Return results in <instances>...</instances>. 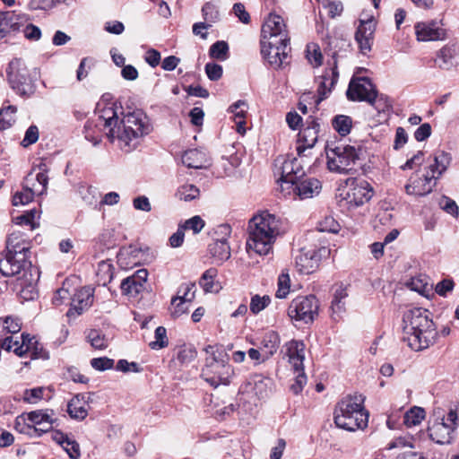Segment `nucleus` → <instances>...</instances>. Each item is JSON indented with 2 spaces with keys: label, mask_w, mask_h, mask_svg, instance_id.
I'll use <instances>...</instances> for the list:
<instances>
[{
  "label": "nucleus",
  "mask_w": 459,
  "mask_h": 459,
  "mask_svg": "<svg viewBox=\"0 0 459 459\" xmlns=\"http://www.w3.org/2000/svg\"><path fill=\"white\" fill-rule=\"evenodd\" d=\"M122 108L117 105V117L112 127L108 129V138L124 152H131L142 143L144 136L151 132L148 117L141 110L124 114Z\"/></svg>",
  "instance_id": "1"
},
{
  "label": "nucleus",
  "mask_w": 459,
  "mask_h": 459,
  "mask_svg": "<svg viewBox=\"0 0 459 459\" xmlns=\"http://www.w3.org/2000/svg\"><path fill=\"white\" fill-rule=\"evenodd\" d=\"M435 323L429 310L413 307L403 316V340L415 351H420L433 345L437 337Z\"/></svg>",
  "instance_id": "2"
},
{
  "label": "nucleus",
  "mask_w": 459,
  "mask_h": 459,
  "mask_svg": "<svg viewBox=\"0 0 459 459\" xmlns=\"http://www.w3.org/2000/svg\"><path fill=\"white\" fill-rule=\"evenodd\" d=\"M281 234V220L268 212L255 215L248 224L247 250L260 255L270 253L277 237Z\"/></svg>",
  "instance_id": "3"
},
{
  "label": "nucleus",
  "mask_w": 459,
  "mask_h": 459,
  "mask_svg": "<svg viewBox=\"0 0 459 459\" xmlns=\"http://www.w3.org/2000/svg\"><path fill=\"white\" fill-rule=\"evenodd\" d=\"M30 244L21 231L12 232L6 240L5 258L0 260V273L6 277L22 273L30 269L29 260Z\"/></svg>",
  "instance_id": "4"
},
{
  "label": "nucleus",
  "mask_w": 459,
  "mask_h": 459,
  "mask_svg": "<svg viewBox=\"0 0 459 459\" xmlns=\"http://www.w3.org/2000/svg\"><path fill=\"white\" fill-rule=\"evenodd\" d=\"M361 394L348 395L342 398L334 411V423L340 429L355 431L368 425V414L363 408Z\"/></svg>",
  "instance_id": "5"
},
{
  "label": "nucleus",
  "mask_w": 459,
  "mask_h": 459,
  "mask_svg": "<svg viewBox=\"0 0 459 459\" xmlns=\"http://www.w3.org/2000/svg\"><path fill=\"white\" fill-rule=\"evenodd\" d=\"M204 351L207 356L202 370V377L214 387L229 385L234 376V369L225 359V355L212 345L205 347Z\"/></svg>",
  "instance_id": "6"
},
{
  "label": "nucleus",
  "mask_w": 459,
  "mask_h": 459,
  "mask_svg": "<svg viewBox=\"0 0 459 459\" xmlns=\"http://www.w3.org/2000/svg\"><path fill=\"white\" fill-rule=\"evenodd\" d=\"M95 116L94 120L88 121L84 126L85 138L93 145L100 143L103 134L108 137V129L117 117V103L100 100L97 104Z\"/></svg>",
  "instance_id": "7"
},
{
  "label": "nucleus",
  "mask_w": 459,
  "mask_h": 459,
  "mask_svg": "<svg viewBox=\"0 0 459 459\" xmlns=\"http://www.w3.org/2000/svg\"><path fill=\"white\" fill-rule=\"evenodd\" d=\"M435 419L429 427V437L437 444H450L455 438V430L459 425V416L456 411L450 410L446 415L440 411H435Z\"/></svg>",
  "instance_id": "8"
},
{
  "label": "nucleus",
  "mask_w": 459,
  "mask_h": 459,
  "mask_svg": "<svg viewBox=\"0 0 459 459\" xmlns=\"http://www.w3.org/2000/svg\"><path fill=\"white\" fill-rule=\"evenodd\" d=\"M359 147L338 143L327 151V167L329 170L340 174H348L359 159Z\"/></svg>",
  "instance_id": "9"
},
{
  "label": "nucleus",
  "mask_w": 459,
  "mask_h": 459,
  "mask_svg": "<svg viewBox=\"0 0 459 459\" xmlns=\"http://www.w3.org/2000/svg\"><path fill=\"white\" fill-rule=\"evenodd\" d=\"M373 196V188L364 179H352L346 188L339 194V205L347 210H352L363 205Z\"/></svg>",
  "instance_id": "10"
},
{
  "label": "nucleus",
  "mask_w": 459,
  "mask_h": 459,
  "mask_svg": "<svg viewBox=\"0 0 459 459\" xmlns=\"http://www.w3.org/2000/svg\"><path fill=\"white\" fill-rule=\"evenodd\" d=\"M301 159L299 156L298 158H277L275 160V172L281 176L279 181L284 195H290L291 191L289 190V186L297 183V180L305 175Z\"/></svg>",
  "instance_id": "11"
},
{
  "label": "nucleus",
  "mask_w": 459,
  "mask_h": 459,
  "mask_svg": "<svg viewBox=\"0 0 459 459\" xmlns=\"http://www.w3.org/2000/svg\"><path fill=\"white\" fill-rule=\"evenodd\" d=\"M6 73L10 86L17 94L24 96L33 92L32 77L22 59H13L9 63Z\"/></svg>",
  "instance_id": "12"
},
{
  "label": "nucleus",
  "mask_w": 459,
  "mask_h": 459,
  "mask_svg": "<svg viewBox=\"0 0 459 459\" xmlns=\"http://www.w3.org/2000/svg\"><path fill=\"white\" fill-rule=\"evenodd\" d=\"M319 302L316 296H299L294 299L289 307L288 315L291 319L306 324L312 323L318 315Z\"/></svg>",
  "instance_id": "13"
},
{
  "label": "nucleus",
  "mask_w": 459,
  "mask_h": 459,
  "mask_svg": "<svg viewBox=\"0 0 459 459\" xmlns=\"http://www.w3.org/2000/svg\"><path fill=\"white\" fill-rule=\"evenodd\" d=\"M329 254L330 249L325 247H320L318 249L303 247L295 258L296 267L300 273H312L318 267L321 259Z\"/></svg>",
  "instance_id": "14"
},
{
  "label": "nucleus",
  "mask_w": 459,
  "mask_h": 459,
  "mask_svg": "<svg viewBox=\"0 0 459 459\" xmlns=\"http://www.w3.org/2000/svg\"><path fill=\"white\" fill-rule=\"evenodd\" d=\"M262 39L266 41L279 40L281 44H289L290 38L281 16L271 13L267 17L262 27Z\"/></svg>",
  "instance_id": "15"
},
{
  "label": "nucleus",
  "mask_w": 459,
  "mask_h": 459,
  "mask_svg": "<svg viewBox=\"0 0 459 459\" xmlns=\"http://www.w3.org/2000/svg\"><path fill=\"white\" fill-rule=\"evenodd\" d=\"M436 184L437 179L429 172H416L409 178L408 183L405 185V191L408 195H426L433 190Z\"/></svg>",
  "instance_id": "16"
},
{
  "label": "nucleus",
  "mask_w": 459,
  "mask_h": 459,
  "mask_svg": "<svg viewBox=\"0 0 459 459\" xmlns=\"http://www.w3.org/2000/svg\"><path fill=\"white\" fill-rule=\"evenodd\" d=\"M287 46L281 44L279 40L261 39V53L272 66L279 68L288 58Z\"/></svg>",
  "instance_id": "17"
},
{
  "label": "nucleus",
  "mask_w": 459,
  "mask_h": 459,
  "mask_svg": "<svg viewBox=\"0 0 459 459\" xmlns=\"http://www.w3.org/2000/svg\"><path fill=\"white\" fill-rule=\"evenodd\" d=\"M216 233L221 234V238L216 239L213 243L210 244L209 251L212 257L222 263L230 257V247L227 238L231 233V228L229 224H221L218 227Z\"/></svg>",
  "instance_id": "18"
},
{
  "label": "nucleus",
  "mask_w": 459,
  "mask_h": 459,
  "mask_svg": "<svg viewBox=\"0 0 459 459\" xmlns=\"http://www.w3.org/2000/svg\"><path fill=\"white\" fill-rule=\"evenodd\" d=\"M373 83L365 77L352 79L349 84L347 96L351 100L368 101L371 100L376 92Z\"/></svg>",
  "instance_id": "19"
},
{
  "label": "nucleus",
  "mask_w": 459,
  "mask_h": 459,
  "mask_svg": "<svg viewBox=\"0 0 459 459\" xmlns=\"http://www.w3.org/2000/svg\"><path fill=\"white\" fill-rule=\"evenodd\" d=\"M319 128V124L312 119L306 127L300 130L299 133V145L297 146L299 158L307 157L306 151L315 146L318 140Z\"/></svg>",
  "instance_id": "20"
},
{
  "label": "nucleus",
  "mask_w": 459,
  "mask_h": 459,
  "mask_svg": "<svg viewBox=\"0 0 459 459\" xmlns=\"http://www.w3.org/2000/svg\"><path fill=\"white\" fill-rule=\"evenodd\" d=\"M415 33L418 40L430 41L442 40L446 38V30L440 22H419L415 25Z\"/></svg>",
  "instance_id": "21"
},
{
  "label": "nucleus",
  "mask_w": 459,
  "mask_h": 459,
  "mask_svg": "<svg viewBox=\"0 0 459 459\" xmlns=\"http://www.w3.org/2000/svg\"><path fill=\"white\" fill-rule=\"evenodd\" d=\"M322 186L316 178H300L297 183L290 184L289 190L290 195L298 196L299 199L312 198L317 195L321 191Z\"/></svg>",
  "instance_id": "22"
},
{
  "label": "nucleus",
  "mask_w": 459,
  "mask_h": 459,
  "mask_svg": "<svg viewBox=\"0 0 459 459\" xmlns=\"http://www.w3.org/2000/svg\"><path fill=\"white\" fill-rule=\"evenodd\" d=\"M375 32V24L371 19L360 21L355 33V40L357 41L359 50L366 55L371 50L373 43V36Z\"/></svg>",
  "instance_id": "23"
},
{
  "label": "nucleus",
  "mask_w": 459,
  "mask_h": 459,
  "mask_svg": "<svg viewBox=\"0 0 459 459\" xmlns=\"http://www.w3.org/2000/svg\"><path fill=\"white\" fill-rule=\"evenodd\" d=\"M93 302V289L86 286L77 290L72 299L71 307L67 311V316L81 315L83 310L91 306Z\"/></svg>",
  "instance_id": "24"
},
{
  "label": "nucleus",
  "mask_w": 459,
  "mask_h": 459,
  "mask_svg": "<svg viewBox=\"0 0 459 459\" xmlns=\"http://www.w3.org/2000/svg\"><path fill=\"white\" fill-rule=\"evenodd\" d=\"M32 266L30 269L22 270V276L17 279V287L20 288V297L23 300H33L37 298L38 292L36 290L37 279L34 277Z\"/></svg>",
  "instance_id": "25"
},
{
  "label": "nucleus",
  "mask_w": 459,
  "mask_h": 459,
  "mask_svg": "<svg viewBox=\"0 0 459 459\" xmlns=\"http://www.w3.org/2000/svg\"><path fill=\"white\" fill-rule=\"evenodd\" d=\"M436 65L443 70H450L459 64V48L456 46H445L437 55Z\"/></svg>",
  "instance_id": "26"
},
{
  "label": "nucleus",
  "mask_w": 459,
  "mask_h": 459,
  "mask_svg": "<svg viewBox=\"0 0 459 459\" xmlns=\"http://www.w3.org/2000/svg\"><path fill=\"white\" fill-rule=\"evenodd\" d=\"M339 57V54L334 52L333 54V67L330 70L325 71V74L322 75L321 81L318 86V93L320 95V100H324L326 98L327 94L331 91L332 88L337 82L339 74L337 71V58Z\"/></svg>",
  "instance_id": "27"
},
{
  "label": "nucleus",
  "mask_w": 459,
  "mask_h": 459,
  "mask_svg": "<svg viewBox=\"0 0 459 459\" xmlns=\"http://www.w3.org/2000/svg\"><path fill=\"white\" fill-rule=\"evenodd\" d=\"M182 162L187 168L202 169L210 166V159L204 151L198 149L187 150L182 155Z\"/></svg>",
  "instance_id": "28"
},
{
  "label": "nucleus",
  "mask_w": 459,
  "mask_h": 459,
  "mask_svg": "<svg viewBox=\"0 0 459 459\" xmlns=\"http://www.w3.org/2000/svg\"><path fill=\"white\" fill-rule=\"evenodd\" d=\"M287 354L289 362L294 371H300L304 368L305 344L301 341L292 340L287 344Z\"/></svg>",
  "instance_id": "29"
},
{
  "label": "nucleus",
  "mask_w": 459,
  "mask_h": 459,
  "mask_svg": "<svg viewBox=\"0 0 459 459\" xmlns=\"http://www.w3.org/2000/svg\"><path fill=\"white\" fill-rule=\"evenodd\" d=\"M86 394L74 396L67 404V412L72 419L82 420L88 415L89 404Z\"/></svg>",
  "instance_id": "30"
},
{
  "label": "nucleus",
  "mask_w": 459,
  "mask_h": 459,
  "mask_svg": "<svg viewBox=\"0 0 459 459\" xmlns=\"http://www.w3.org/2000/svg\"><path fill=\"white\" fill-rule=\"evenodd\" d=\"M28 333H22L20 337L6 336L0 341V346L6 351H13L17 356L23 357L28 352Z\"/></svg>",
  "instance_id": "31"
},
{
  "label": "nucleus",
  "mask_w": 459,
  "mask_h": 459,
  "mask_svg": "<svg viewBox=\"0 0 459 459\" xmlns=\"http://www.w3.org/2000/svg\"><path fill=\"white\" fill-rule=\"evenodd\" d=\"M452 157L444 151H437L433 154V163L428 167V172L437 180L450 166Z\"/></svg>",
  "instance_id": "32"
},
{
  "label": "nucleus",
  "mask_w": 459,
  "mask_h": 459,
  "mask_svg": "<svg viewBox=\"0 0 459 459\" xmlns=\"http://www.w3.org/2000/svg\"><path fill=\"white\" fill-rule=\"evenodd\" d=\"M280 345V337L274 331H269L264 333L261 342L260 350L264 354V359H270L278 350Z\"/></svg>",
  "instance_id": "33"
},
{
  "label": "nucleus",
  "mask_w": 459,
  "mask_h": 459,
  "mask_svg": "<svg viewBox=\"0 0 459 459\" xmlns=\"http://www.w3.org/2000/svg\"><path fill=\"white\" fill-rule=\"evenodd\" d=\"M34 178H31V174H29L25 178V183L23 188L21 192H17L13 197V205L17 206L20 204H26L30 203L37 191L30 185V181H33Z\"/></svg>",
  "instance_id": "34"
},
{
  "label": "nucleus",
  "mask_w": 459,
  "mask_h": 459,
  "mask_svg": "<svg viewBox=\"0 0 459 459\" xmlns=\"http://www.w3.org/2000/svg\"><path fill=\"white\" fill-rule=\"evenodd\" d=\"M20 16L14 12H0V39L5 37L10 30H16Z\"/></svg>",
  "instance_id": "35"
},
{
  "label": "nucleus",
  "mask_w": 459,
  "mask_h": 459,
  "mask_svg": "<svg viewBox=\"0 0 459 459\" xmlns=\"http://www.w3.org/2000/svg\"><path fill=\"white\" fill-rule=\"evenodd\" d=\"M217 270L215 268H210L206 270L199 280V285L203 288L204 292H218L221 290L219 282H215L214 279L217 276Z\"/></svg>",
  "instance_id": "36"
},
{
  "label": "nucleus",
  "mask_w": 459,
  "mask_h": 459,
  "mask_svg": "<svg viewBox=\"0 0 459 459\" xmlns=\"http://www.w3.org/2000/svg\"><path fill=\"white\" fill-rule=\"evenodd\" d=\"M254 392L259 399H264L269 395L272 391L273 380L262 375L254 377Z\"/></svg>",
  "instance_id": "37"
},
{
  "label": "nucleus",
  "mask_w": 459,
  "mask_h": 459,
  "mask_svg": "<svg viewBox=\"0 0 459 459\" xmlns=\"http://www.w3.org/2000/svg\"><path fill=\"white\" fill-rule=\"evenodd\" d=\"M407 285L411 290L426 297L432 290V285L429 282V278L425 275H419L411 278Z\"/></svg>",
  "instance_id": "38"
},
{
  "label": "nucleus",
  "mask_w": 459,
  "mask_h": 459,
  "mask_svg": "<svg viewBox=\"0 0 459 459\" xmlns=\"http://www.w3.org/2000/svg\"><path fill=\"white\" fill-rule=\"evenodd\" d=\"M79 194L87 205L96 207L99 204L100 194L96 187L82 185L79 187Z\"/></svg>",
  "instance_id": "39"
},
{
  "label": "nucleus",
  "mask_w": 459,
  "mask_h": 459,
  "mask_svg": "<svg viewBox=\"0 0 459 459\" xmlns=\"http://www.w3.org/2000/svg\"><path fill=\"white\" fill-rule=\"evenodd\" d=\"M378 113L379 116L382 114L385 116L392 108L389 98L383 94H377L376 91L371 100L368 101Z\"/></svg>",
  "instance_id": "40"
},
{
  "label": "nucleus",
  "mask_w": 459,
  "mask_h": 459,
  "mask_svg": "<svg viewBox=\"0 0 459 459\" xmlns=\"http://www.w3.org/2000/svg\"><path fill=\"white\" fill-rule=\"evenodd\" d=\"M200 195L199 188L194 184H185L177 190L176 196L185 202H190L198 198Z\"/></svg>",
  "instance_id": "41"
},
{
  "label": "nucleus",
  "mask_w": 459,
  "mask_h": 459,
  "mask_svg": "<svg viewBox=\"0 0 459 459\" xmlns=\"http://www.w3.org/2000/svg\"><path fill=\"white\" fill-rule=\"evenodd\" d=\"M17 108L13 105H8L0 109V129L4 130L13 126L15 122V114Z\"/></svg>",
  "instance_id": "42"
},
{
  "label": "nucleus",
  "mask_w": 459,
  "mask_h": 459,
  "mask_svg": "<svg viewBox=\"0 0 459 459\" xmlns=\"http://www.w3.org/2000/svg\"><path fill=\"white\" fill-rule=\"evenodd\" d=\"M425 411L420 407L414 406L405 412L403 423L407 427H413L420 424L425 418Z\"/></svg>",
  "instance_id": "43"
},
{
  "label": "nucleus",
  "mask_w": 459,
  "mask_h": 459,
  "mask_svg": "<svg viewBox=\"0 0 459 459\" xmlns=\"http://www.w3.org/2000/svg\"><path fill=\"white\" fill-rule=\"evenodd\" d=\"M114 267L108 261H101L98 265L97 277L100 284L106 286L113 279Z\"/></svg>",
  "instance_id": "44"
},
{
  "label": "nucleus",
  "mask_w": 459,
  "mask_h": 459,
  "mask_svg": "<svg viewBox=\"0 0 459 459\" xmlns=\"http://www.w3.org/2000/svg\"><path fill=\"white\" fill-rule=\"evenodd\" d=\"M332 126L339 134L345 136L351 132L352 120L348 116L337 115L333 118Z\"/></svg>",
  "instance_id": "45"
},
{
  "label": "nucleus",
  "mask_w": 459,
  "mask_h": 459,
  "mask_svg": "<svg viewBox=\"0 0 459 459\" xmlns=\"http://www.w3.org/2000/svg\"><path fill=\"white\" fill-rule=\"evenodd\" d=\"M195 282H186L181 284L178 291V295L173 297L171 299V305H174L178 299H183L185 301L191 303L195 297Z\"/></svg>",
  "instance_id": "46"
},
{
  "label": "nucleus",
  "mask_w": 459,
  "mask_h": 459,
  "mask_svg": "<svg viewBox=\"0 0 459 459\" xmlns=\"http://www.w3.org/2000/svg\"><path fill=\"white\" fill-rule=\"evenodd\" d=\"M306 57L313 67H319L323 62V55L321 49L316 43H309L307 45Z\"/></svg>",
  "instance_id": "47"
},
{
  "label": "nucleus",
  "mask_w": 459,
  "mask_h": 459,
  "mask_svg": "<svg viewBox=\"0 0 459 459\" xmlns=\"http://www.w3.org/2000/svg\"><path fill=\"white\" fill-rule=\"evenodd\" d=\"M120 288L123 294L133 298L143 290V286L131 276L122 281Z\"/></svg>",
  "instance_id": "48"
},
{
  "label": "nucleus",
  "mask_w": 459,
  "mask_h": 459,
  "mask_svg": "<svg viewBox=\"0 0 459 459\" xmlns=\"http://www.w3.org/2000/svg\"><path fill=\"white\" fill-rule=\"evenodd\" d=\"M211 58L225 61L229 58V46L225 41H217L209 49Z\"/></svg>",
  "instance_id": "49"
},
{
  "label": "nucleus",
  "mask_w": 459,
  "mask_h": 459,
  "mask_svg": "<svg viewBox=\"0 0 459 459\" xmlns=\"http://www.w3.org/2000/svg\"><path fill=\"white\" fill-rule=\"evenodd\" d=\"M14 429L21 434L35 437V429L31 427L27 413L19 415L14 421Z\"/></svg>",
  "instance_id": "50"
},
{
  "label": "nucleus",
  "mask_w": 459,
  "mask_h": 459,
  "mask_svg": "<svg viewBox=\"0 0 459 459\" xmlns=\"http://www.w3.org/2000/svg\"><path fill=\"white\" fill-rule=\"evenodd\" d=\"M91 345L97 350H105L108 346V339L99 330L92 329L87 335Z\"/></svg>",
  "instance_id": "51"
},
{
  "label": "nucleus",
  "mask_w": 459,
  "mask_h": 459,
  "mask_svg": "<svg viewBox=\"0 0 459 459\" xmlns=\"http://www.w3.org/2000/svg\"><path fill=\"white\" fill-rule=\"evenodd\" d=\"M28 352H30L31 359H48V353L43 349V346L35 339L29 334L27 339Z\"/></svg>",
  "instance_id": "52"
},
{
  "label": "nucleus",
  "mask_w": 459,
  "mask_h": 459,
  "mask_svg": "<svg viewBox=\"0 0 459 459\" xmlns=\"http://www.w3.org/2000/svg\"><path fill=\"white\" fill-rule=\"evenodd\" d=\"M348 296L346 289L342 286H339L335 291L333 299L332 301V309L334 314H340L344 309V304L342 299H344Z\"/></svg>",
  "instance_id": "53"
},
{
  "label": "nucleus",
  "mask_w": 459,
  "mask_h": 459,
  "mask_svg": "<svg viewBox=\"0 0 459 459\" xmlns=\"http://www.w3.org/2000/svg\"><path fill=\"white\" fill-rule=\"evenodd\" d=\"M271 302V299L269 296L264 295L263 297L259 295H254L251 298L250 301V311L256 315L259 312H261L263 309H264Z\"/></svg>",
  "instance_id": "54"
},
{
  "label": "nucleus",
  "mask_w": 459,
  "mask_h": 459,
  "mask_svg": "<svg viewBox=\"0 0 459 459\" xmlns=\"http://www.w3.org/2000/svg\"><path fill=\"white\" fill-rule=\"evenodd\" d=\"M318 231L336 233L340 230L338 221L332 216H326L318 222Z\"/></svg>",
  "instance_id": "55"
},
{
  "label": "nucleus",
  "mask_w": 459,
  "mask_h": 459,
  "mask_svg": "<svg viewBox=\"0 0 459 459\" xmlns=\"http://www.w3.org/2000/svg\"><path fill=\"white\" fill-rule=\"evenodd\" d=\"M0 326L8 333L13 334L20 332L22 324L19 318L6 316L4 319H0Z\"/></svg>",
  "instance_id": "56"
},
{
  "label": "nucleus",
  "mask_w": 459,
  "mask_h": 459,
  "mask_svg": "<svg viewBox=\"0 0 459 459\" xmlns=\"http://www.w3.org/2000/svg\"><path fill=\"white\" fill-rule=\"evenodd\" d=\"M27 415L31 427H33V425L36 426L43 420L50 419V416H53L54 413L52 410H37L28 412Z\"/></svg>",
  "instance_id": "57"
},
{
  "label": "nucleus",
  "mask_w": 459,
  "mask_h": 459,
  "mask_svg": "<svg viewBox=\"0 0 459 459\" xmlns=\"http://www.w3.org/2000/svg\"><path fill=\"white\" fill-rule=\"evenodd\" d=\"M248 105L245 100H238L230 106L228 111L234 115V120L245 119Z\"/></svg>",
  "instance_id": "58"
},
{
  "label": "nucleus",
  "mask_w": 459,
  "mask_h": 459,
  "mask_svg": "<svg viewBox=\"0 0 459 459\" xmlns=\"http://www.w3.org/2000/svg\"><path fill=\"white\" fill-rule=\"evenodd\" d=\"M155 341L150 343V346L153 350H159L168 345L167 331L163 326H159L155 330Z\"/></svg>",
  "instance_id": "59"
},
{
  "label": "nucleus",
  "mask_w": 459,
  "mask_h": 459,
  "mask_svg": "<svg viewBox=\"0 0 459 459\" xmlns=\"http://www.w3.org/2000/svg\"><path fill=\"white\" fill-rule=\"evenodd\" d=\"M37 216L36 210H30L24 214L17 216L14 221L19 225H27L30 227V230H34L37 227L35 222V218Z\"/></svg>",
  "instance_id": "60"
},
{
  "label": "nucleus",
  "mask_w": 459,
  "mask_h": 459,
  "mask_svg": "<svg viewBox=\"0 0 459 459\" xmlns=\"http://www.w3.org/2000/svg\"><path fill=\"white\" fill-rule=\"evenodd\" d=\"M290 277L286 273H281L278 279V290L276 291V297L279 299H284L290 292Z\"/></svg>",
  "instance_id": "61"
},
{
  "label": "nucleus",
  "mask_w": 459,
  "mask_h": 459,
  "mask_svg": "<svg viewBox=\"0 0 459 459\" xmlns=\"http://www.w3.org/2000/svg\"><path fill=\"white\" fill-rule=\"evenodd\" d=\"M202 13L204 19L209 22H215L219 19V12L216 6L211 3H206L203 8Z\"/></svg>",
  "instance_id": "62"
},
{
  "label": "nucleus",
  "mask_w": 459,
  "mask_h": 459,
  "mask_svg": "<svg viewBox=\"0 0 459 459\" xmlns=\"http://www.w3.org/2000/svg\"><path fill=\"white\" fill-rule=\"evenodd\" d=\"M324 8L328 10V15L331 18L340 16L343 11V5L340 1H326L323 2Z\"/></svg>",
  "instance_id": "63"
},
{
  "label": "nucleus",
  "mask_w": 459,
  "mask_h": 459,
  "mask_svg": "<svg viewBox=\"0 0 459 459\" xmlns=\"http://www.w3.org/2000/svg\"><path fill=\"white\" fill-rule=\"evenodd\" d=\"M204 69L211 81H218L222 76V66L218 64L207 63Z\"/></svg>",
  "instance_id": "64"
}]
</instances>
